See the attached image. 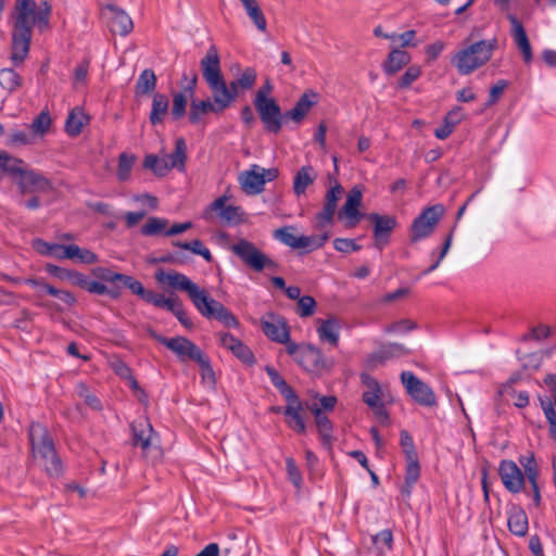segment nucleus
I'll list each match as a JSON object with an SVG mask.
<instances>
[{
  "instance_id": "obj_62",
  "label": "nucleus",
  "mask_w": 556,
  "mask_h": 556,
  "mask_svg": "<svg viewBox=\"0 0 556 556\" xmlns=\"http://www.w3.org/2000/svg\"><path fill=\"white\" fill-rule=\"evenodd\" d=\"M51 125V118L48 112H41L31 123L35 132L45 134Z\"/></svg>"
},
{
  "instance_id": "obj_35",
  "label": "nucleus",
  "mask_w": 556,
  "mask_h": 556,
  "mask_svg": "<svg viewBox=\"0 0 556 556\" xmlns=\"http://www.w3.org/2000/svg\"><path fill=\"white\" fill-rule=\"evenodd\" d=\"M168 112V99L164 93H154L152 97V109L149 115L152 125L161 124Z\"/></svg>"
},
{
  "instance_id": "obj_51",
  "label": "nucleus",
  "mask_w": 556,
  "mask_h": 556,
  "mask_svg": "<svg viewBox=\"0 0 556 556\" xmlns=\"http://www.w3.org/2000/svg\"><path fill=\"white\" fill-rule=\"evenodd\" d=\"M400 445L402 447V451H403L406 459L418 458V454L416 452L414 440L407 430H401Z\"/></svg>"
},
{
  "instance_id": "obj_28",
  "label": "nucleus",
  "mask_w": 556,
  "mask_h": 556,
  "mask_svg": "<svg viewBox=\"0 0 556 556\" xmlns=\"http://www.w3.org/2000/svg\"><path fill=\"white\" fill-rule=\"evenodd\" d=\"M317 333L321 341L337 346L339 342V331L341 321L337 316H329L327 319H318Z\"/></svg>"
},
{
  "instance_id": "obj_36",
  "label": "nucleus",
  "mask_w": 556,
  "mask_h": 556,
  "mask_svg": "<svg viewBox=\"0 0 556 556\" xmlns=\"http://www.w3.org/2000/svg\"><path fill=\"white\" fill-rule=\"evenodd\" d=\"M508 529L517 536H525L528 532V517L523 509L514 508L508 516Z\"/></svg>"
},
{
  "instance_id": "obj_42",
  "label": "nucleus",
  "mask_w": 556,
  "mask_h": 556,
  "mask_svg": "<svg viewBox=\"0 0 556 556\" xmlns=\"http://www.w3.org/2000/svg\"><path fill=\"white\" fill-rule=\"evenodd\" d=\"M324 231L318 235L312 236H300L299 249H305L307 251H314L321 248L330 238V232L323 229Z\"/></svg>"
},
{
  "instance_id": "obj_26",
  "label": "nucleus",
  "mask_w": 556,
  "mask_h": 556,
  "mask_svg": "<svg viewBox=\"0 0 556 556\" xmlns=\"http://www.w3.org/2000/svg\"><path fill=\"white\" fill-rule=\"evenodd\" d=\"M316 97L317 94L313 91L304 92L294 106L285 112L286 122L292 121L295 124H300L305 118L309 110L316 104Z\"/></svg>"
},
{
  "instance_id": "obj_16",
  "label": "nucleus",
  "mask_w": 556,
  "mask_h": 556,
  "mask_svg": "<svg viewBox=\"0 0 556 556\" xmlns=\"http://www.w3.org/2000/svg\"><path fill=\"white\" fill-rule=\"evenodd\" d=\"M260 324L264 334L271 341L278 343L288 342L290 331L283 317L274 313H267L261 318Z\"/></svg>"
},
{
  "instance_id": "obj_46",
  "label": "nucleus",
  "mask_w": 556,
  "mask_h": 556,
  "mask_svg": "<svg viewBox=\"0 0 556 556\" xmlns=\"http://www.w3.org/2000/svg\"><path fill=\"white\" fill-rule=\"evenodd\" d=\"M293 230L294 228L292 226H285L276 229L274 237L292 249H299L300 236H295Z\"/></svg>"
},
{
  "instance_id": "obj_13",
  "label": "nucleus",
  "mask_w": 556,
  "mask_h": 556,
  "mask_svg": "<svg viewBox=\"0 0 556 556\" xmlns=\"http://www.w3.org/2000/svg\"><path fill=\"white\" fill-rule=\"evenodd\" d=\"M498 476L508 492L517 494L525 490L527 477L514 460H501Z\"/></svg>"
},
{
  "instance_id": "obj_14",
  "label": "nucleus",
  "mask_w": 556,
  "mask_h": 556,
  "mask_svg": "<svg viewBox=\"0 0 556 556\" xmlns=\"http://www.w3.org/2000/svg\"><path fill=\"white\" fill-rule=\"evenodd\" d=\"M33 457L38 459L46 457L53 452L54 442L46 426L39 422H31L28 430Z\"/></svg>"
},
{
  "instance_id": "obj_30",
  "label": "nucleus",
  "mask_w": 556,
  "mask_h": 556,
  "mask_svg": "<svg viewBox=\"0 0 556 556\" xmlns=\"http://www.w3.org/2000/svg\"><path fill=\"white\" fill-rule=\"evenodd\" d=\"M406 354H408V350L403 344L391 343L381 346L379 351L372 353L368 358V363L372 366H377L378 364H382L390 358Z\"/></svg>"
},
{
  "instance_id": "obj_50",
  "label": "nucleus",
  "mask_w": 556,
  "mask_h": 556,
  "mask_svg": "<svg viewBox=\"0 0 556 556\" xmlns=\"http://www.w3.org/2000/svg\"><path fill=\"white\" fill-rule=\"evenodd\" d=\"M136 157L127 153H122L118 157L117 177L121 181L128 179Z\"/></svg>"
},
{
  "instance_id": "obj_1",
  "label": "nucleus",
  "mask_w": 556,
  "mask_h": 556,
  "mask_svg": "<svg viewBox=\"0 0 556 556\" xmlns=\"http://www.w3.org/2000/svg\"><path fill=\"white\" fill-rule=\"evenodd\" d=\"M52 5L49 0H15L10 14L12 23L11 60L22 64L28 56L35 25L45 30L50 25Z\"/></svg>"
},
{
  "instance_id": "obj_60",
  "label": "nucleus",
  "mask_w": 556,
  "mask_h": 556,
  "mask_svg": "<svg viewBox=\"0 0 556 556\" xmlns=\"http://www.w3.org/2000/svg\"><path fill=\"white\" fill-rule=\"evenodd\" d=\"M406 470H405V481H409V483H416L420 476V465L419 459H406Z\"/></svg>"
},
{
  "instance_id": "obj_12",
  "label": "nucleus",
  "mask_w": 556,
  "mask_h": 556,
  "mask_svg": "<svg viewBox=\"0 0 556 556\" xmlns=\"http://www.w3.org/2000/svg\"><path fill=\"white\" fill-rule=\"evenodd\" d=\"M197 309L206 318H215L228 328H237L239 321L237 317L220 302L210 298L205 292L200 301Z\"/></svg>"
},
{
  "instance_id": "obj_11",
  "label": "nucleus",
  "mask_w": 556,
  "mask_h": 556,
  "mask_svg": "<svg viewBox=\"0 0 556 556\" xmlns=\"http://www.w3.org/2000/svg\"><path fill=\"white\" fill-rule=\"evenodd\" d=\"M330 182L333 185L326 192L324 207L315 216V229L321 231L333 224L334 214L337 211V203L340 200L343 188L333 177H329Z\"/></svg>"
},
{
  "instance_id": "obj_64",
  "label": "nucleus",
  "mask_w": 556,
  "mask_h": 556,
  "mask_svg": "<svg viewBox=\"0 0 556 556\" xmlns=\"http://www.w3.org/2000/svg\"><path fill=\"white\" fill-rule=\"evenodd\" d=\"M231 352L245 364H252L254 362L252 351L241 341L237 343L235 350H231Z\"/></svg>"
},
{
  "instance_id": "obj_7",
  "label": "nucleus",
  "mask_w": 556,
  "mask_h": 556,
  "mask_svg": "<svg viewBox=\"0 0 556 556\" xmlns=\"http://www.w3.org/2000/svg\"><path fill=\"white\" fill-rule=\"evenodd\" d=\"M155 279L160 283L186 292L194 306H199V301L205 293V290L200 289L190 278L175 270L164 271L163 269H157L155 271Z\"/></svg>"
},
{
  "instance_id": "obj_34",
  "label": "nucleus",
  "mask_w": 556,
  "mask_h": 556,
  "mask_svg": "<svg viewBox=\"0 0 556 556\" xmlns=\"http://www.w3.org/2000/svg\"><path fill=\"white\" fill-rule=\"evenodd\" d=\"M163 159L167 163V166L170 169L177 168L180 172H184L186 168V160H187V146L184 138H178L175 142V151L169 154L163 155Z\"/></svg>"
},
{
  "instance_id": "obj_9",
  "label": "nucleus",
  "mask_w": 556,
  "mask_h": 556,
  "mask_svg": "<svg viewBox=\"0 0 556 556\" xmlns=\"http://www.w3.org/2000/svg\"><path fill=\"white\" fill-rule=\"evenodd\" d=\"M148 332L160 343L164 344L173 351L180 361L198 362L204 355L203 351L197 346L192 341L185 337L165 338L157 334L153 329H148Z\"/></svg>"
},
{
  "instance_id": "obj_63",
  "label": "nucleus",
  "mask_w": 556,
  "mask_h": 556,
  "mask_svg": "<svg viewBox=\"0 0 556 556\" xmlns=\"http://www.w3.org/2000/svg\"><path fill=\"white\" fill-rule=\"evenodd\" d=\"M392 541H393V535H392L391 530H389V529H384V530L380 531L379 533H377L375 536H372V542L378 548L386 547L388 549H391Z\"/></svg>"
},
{
  "instance_id": "obj_10",
  "label": "nucleus",
  "mask_w": 556,
  "mask_h": 556,
  "mask_svg": "<svg viewBox=\"0 0 556 556\" xmlns=\"http://www.w3.org/2000/svg\"><path fill=\"white\" fill-rule=\"evenodd\" d=\"M401 381L414 402L425 407L437 405L435 394L432 389L412 371H403L401 374Z\"/></svg>"
},
{
  "instance_id": "obj_32",
  "label": "nucleus",
  "mask_w": 556,
  "mask_h": 556,
  "mask_svg": "<svg viewBox=\"0 0 556 556\" xmlns=\"http://www.w3.org/2000/svg\"><path fill=\"white\" fill-rule=\"evenodd\" d=\"M92 274L100 280L110 282V283H122L125 288L131 290L132 283H135L136 279L131 276L115 273L106 267H96L92 269Z\"/></svg>"
},
{
  "instance_id": "obj_25",
  "label": "nucleus",
  "mask_w": 556,
  "mask_h": 556,
  "mask_svg": "<svg viewBox=\"0 0 556 556\" xmlns=\"http://www.w3.org/2000/svg\"><path fill=\"white\" fill-rule=\"evenodd\" d=\"M511 25V36L519 48L526 63L532 61V49L527 33L520 21L513 14L507 15Z\"/></svg>"
},
{
  "instance_id": "obj_27",
  "label": "nucleus",
  "mask_w": 556,
  "mask_h": 556,
  "mask_svg": "<svg viewBox=\"0 0 556 556\" xmlns=\"http://www.w3.org/2000/svg\"><path fill=\"white\" fill-rule=\"evenodd\" d=\"M261 167L252 165L249 170L239 175V184L247 194H258L264 190V179L260 176Z\"/></svg>"
},
{
  "instance_id": "obj_31",
  "label": "nucleus",
  "mask_w": 556,
  "mask_h": 556,
  "mask_svg": "<svg viewBox=\"0 0 556 556\" xmlns=\"http://www.w3.org/2000/svg\"><path fill=\"white\" fill-rule=\"evenodd\" d=\"M90 117L85 111L80 108H74L65 122V131L71 137L78 136L83 128L89 123Z\"/></svg>"
},
{
  "instance_id": "obj_6",
  "label": "nucleus",
  "mask_w": 556,
  "mask_h": 556,
  "mask_svg": "<svg viewBox=\"0 0 556 556\" xmlns=\"http://www.w3.org/2000/svg\"><path fill=\"white\" fill-rule=\"evenodd\" d=\"M445 208L442 204L426 207L410 226V241L417 242L429 237L443 217Z\"/></svg>"
},
{
  "instance_id": "obj_2",
  "label": "nucleus",
  "mask_w": 556,
  "mask_h": 556,
  "mask_svg": "<svg viewBox=\"0 0 556 556\" xmlns=\"http://www.w3.org/2000/svg\"><path fill=\"white\" fill-rule=\"evenodd\" d=\"M201 72L212 96H216L227 110L239 97L241 90L236 80L227 84L220 68V58L216 46L208 47L205 56L200 62Z\"/></svg>"
},
{
  "instance_id": "obj_17",
  "label": "nucleus",
  "mask_w": 556,
  "mask_h": 556,
  "mask_svg": "<svg viewBox=\"0 0 556 556\" xmlns=\"http://www.w3.org/2000/svg\"><path fill=\"white\" fill-rule=\"evenodd\" d=\"M368 219L374 224L375 247L381 251L389 243L390 236L397 225L396 218L390 215L370 213Z\"/></svg>"
},
{
  "instance_id": "obj_41",
  "label": "nucleus",
  "mask_w": 556,
  "mask_h": 556,
  "mask_svg": "<svg viewBox=\"0 0 556 556\" xmlns=\"http://www.w3.org/2000/svg\"><path fill=\"white\" fill-rule=\"evenodd\" d=\"M242 5L244 7L248 16L252 20L255 27L262 33L266 31V29H267L266 17H265L263 11L261 10L257 1L249 0L244 3H242Z\"/></svg>"
},
{
  "instance_id": "obj_57",
  "label": "nucleus",
  "mask_w": 556,
  "mask_h": 556,
  "mask_svg": "<svg viewBox=\"0 0 556 556\" xmlns=\"http://www.w3.org/2000/svg\"><path fill=\"white\" fill-rule=\"evenodd\" d=\"M333 247L337 251L342 253H350L361 250V245H358L353 239L348 238L334 239Z\"/></svg>"
},
{
  "instance_id": "obj_4",
  "label": "nucleus",
  "mask_w": 556,
  "mask_h": 556,
  "mask_svg": "<svg viewBox=\"0 0 556 556\" xmlns=\"http://www.w3.org/2000/svg\"><path fill=\"white\" fill-rule=\"evenodd\" d=\"M231 252L254 271L276 270L278 264L260 251L254 243L240 239L230 247Z\"/></svg>"
},
{
  "instance_id": "obj_38",
  "label": "nucleus",
  "mask_w": 556,
  "mask_h": 556,
  "mask_svg": "<svg viewBox=\"0 0 556 556\" xmlns=\"http://www.w3.org/2000/svg\"><path fill=\"white\" fill-rule=\"evenodd\" d=\"M409 61L410 56L407 52L395 49L389 54L388 60L383 64V70L388 75H394L408 64Z\"/></svg>"
},
{
  "instance_id": "obj_43",
  "label": "nucleus",
  "mask_w": 556,
  "mask_h": 556,
  "mask_svg": "<svg viewBox=\"0 0 556 556\" xmlns=\"http://www.w3.org/2000/svg\"><path fill=\"white\" fill-rule=\"evenodd\" d=\"M22 85V77L12 68H2L0 71V86L9 91L13 92Z\"/></svg>"
},
{
  "instance_id": "obj_29",
  "label": "nucleus",
  "mask_w": 556,
  "mask_h": 556,
  "mask_svg": "<svg viewBox=\"0 0 556 556\" xmlns=\"http://www.w3.org/2000/svg\"><path fill=\"white\" fill-rule=\"evenodd\" d=\"M227 197L222 195L213 201L208 211H218L219 217L227 223H239L241 220V210L239 206L226 205Z\"/></svg>"
},
{
  "instance_id": "obj_33",
  "label": "nucleus",
  "mask_w": 556,
  "mask_h": 556,
  "mask_svg": "<svg viewBox=\"0 0 556 556\" xmlns=\"http://www.w3.org/2000/svg\"><path fill=\"white\" fill-rule=\"evenodd\" d=\"M317 178V173L311 165L302 166L293 179V192L300 197L305 193L308 186L313 185Z\"/></svg>"
},
{
  "instance_id": "obj_39",
  "label": "nucleus",
  "mask_w": 556,
  "mask_h": 556,
  "mask_svg": "<svg viewBox=\"0 0 556 556\" xmlns=\"http://www.w3.org/2000/svg\"><path fill=\"white\" fill-rule=\"evenodd\" d=\"M67 260H75L81 264L91 265L98 262V256L91 250L79 248L77 244H70L64 251Z\"/></svg>"
},
{
  "instance_id": "obj_47",
  "label": "nucleus",
  "mask_w": 556,
  "mask_h": 556,
  "mask_svg": "<svg viewBox=\"0 0 556 556\" xmlns=\"http://www.w3.org/2000/svg\"><path fill=\"white\" fill-rule=\"evenodd\" d=\"M168 225V220L160 217H149L147 223L141 228V233L144 236H156L162 232L165 233V229Z\"/></svg>"
},
{
  "instance_id": "obj_5",
  "label": "nucleus",
  "mask_w": 556,
  "mask_h": 556,
  "mask_svg": "<svg viewBox=\"0 0 556 556\" xmlns=\"http://www.w3.org/2000/svg\"><path fill=\"white\" fill-rule=\"evenodd\" d=\"M254 106L264 124L267 132L279 134L286 122L285 113L281 112L279 104L275 99H265L263 94L254 98Z\"/></svg>"
},
{
  "instance_id": "obj_40",
  "label": "nucleus",
  "mask_w": 556,
  "mask_h": 556,
  "mask_svg": "<svg viewBox=\"0 0 556 556\" xmlns=\"http://www.w3.org/2000/svg\"><path fill=\"white\" fill-rule=\"evenodd\" d=\"M134 294L140 296L147 303L153 304L156 307L162 308L166 298L163 294L156 293L152 290L144 289L143 285L136 279L130 290Z\"/></svg>"
},
{
  "instance_id": "obj_44",
  "label": "nucleus",
  "mask_w": 556,
  "mask_h": 556,
  "mask_svg": "<svg viewBox=\"0 0 556 556\" xmlns=\"http://www.w3.org/2000/svg\"><path fill=\"white\" fill-rule=\"evenodd\" d=\"M266 372L271 383L279 390L280 394L286 400L296 394L275 368L267 366Z\"/></svg>"
},
{
  "instance_id": "obj_24",
  "label": "nucleus",
  "mask_w": 556,
  "mask_h": 556,
  "mask_svg": "<svg viewBox=\"0 0 556 556\" xmlns=\"http://www.w3.org/2000/svg\"><path fill=\"white\" fill-rule=\"evenodd\" d=\"M225 111L220 100L213 96V101L206 100H192L189 111V121L191 124L197 125L201 122L202 116L208 113L220 114Z\"/></svg>"
},
{
  "instance_id": "obj_8",
  "label": "nucleus",
  "mask_w": 556,
  "mask_h": 556,
  "mask_svg": "<svg viewBox=\"0 0 556 556\" xmlns=\"http://www.w3.org/2000/svg\"><path fill=\"white\" fill-rule=\"evenodd\" d=\"M362 383L367 388L363 392V402L371 409L381 424L389 422V413L382 402V390L378 380L368 374L361 375Z\"/></svg>"
},
{
  "instance_id": "obj_55",
  "label": "nucleus",
  "mask_w": 556,
  "mask_h": 556,
  "mask_svg": "<svg viewBox=\"0 0 556 556\" xmlns=\"http://www.w3.org/2000/svg\"><path fill=\"white\" fill-rule=\"evenodd\" d=\"M77 393L92 409L100 410L102 408L101 401L94 394L90 393L84 383L77 384Z\"/></svg>"
},
{
  "instance_id": "obj_56",
  "label": "nucleus",
  "mask_w": 556,
  "mask_h": 556,
  "mask_svg": "<svg viewBox=\"0 0 556 556\" xmlns=\"http://www.w3.org/2000/svg\"><path fill=\"white\" fill-rule=\"evenodd\" d=\"M421 70L417 65L409 66L406 72L401 76L397 85L400 88H408L416 79L419 78Z\"/></svg>"
},
{
  "instance_id": "obj_48",
  "label": "nucleus",
  "mask_w": 556,
  "mask_h": 556,
  "mask_svg": "<svg viewBox=\"0 0 556 556\" xmlns=\"http://www.w3.org/2000/svg\"><path fill=\"white\" fill-rule=\"evenodd\" d=\"M520 465L523 468V473L527 477V480H534V478H539V465L535 460L534 454L529 453L527 455H521L518 458Z\"/></svg>"
},
{
  "instance_id": "obj_61",
  "label": "nucleus",
  "mask_w": 556,
  "mask_h": 556,
  "mask_svg": "<svg viewBox=\"0 0 556 556\" xmlns=\"http://www.w3.org/2000/svg\"><path fill=\"white\" fill-rule=\"evenodd\" d=\"M286 469H287V473H288V477L291 480V482L296 488H300L302 484V476H301V472H300L293 458L288 457L286 459Z\"/></svg>"
},
{
  "instance_id": "obj_37",
  "label": "nucleus",
  "mask_w": 556,
  "mask_h": 556,
  "mask_svg": "<svg viewBox=\"0 0 556 556\" xmlns=\"http://www.w3.org/2000/svg\"><path fill=\"white\" fill-rule=\"evenodd\" d=\"M156 88V76L151 68H146L139 75L136 86L135 96L141 97L151 94Z\"/></svg>"
},
{
  "instance_id": "obj_45",
  "label": "nucleus",
  "mask_w": 556,
  "mask_h": 556,
  "mask_svg": "<svg viewBox=\"0 0 556 556\" xmlns=\"http://www.w3.org/2000/svg\"><path fill=\"white\" fill-rule=\"evenodd\" d=\"M41 462L46 472L52 477H59L63 472L62 460L58 456L55 448L46 457L38 458Z\"/></svg>"
},
{
  "instance_id": "obj_54",
  "label": "nucleus",
  "mask_w": 556,
  "mask_h": 556,
  "mask_svg": "<svg viewBox=\"0 0 556 556\" xmlns=\"http://www.w3.org/2000/svg\"><path fill=\"white\" fill-rule=\"evenodd\" d=\"M316 301L311 295H303L298 300V314L301 317H308L314 314Z\"/></svg>"
},
{
  "instance_id": "obj_23",
  "label": "nucleus",
  "mask_w": 556,
  "mask_h": 556,
  "mask_svg": "<svg viewBox=\"0 0 556 556\" xmlns=\"http://www.w3.org/2000/svg\"><path fill=\"white\" fill-rule=\"evenodd\" d=\"M287 406L283 408V415L286 416V422L298 433H305L306 426L302 416L303 404L299 396L295 394L292 397L286 400Z\"/></svg>"
},
{
  "instance_id": "obj_20",
  "label": "nucleus",
  "mask_w": 556,
  "mask_h": 556,
  "mask_svg": "<svg viewBox=\"0 0 556 556\" xmlns=\"http://www.w3.org/2000/svg\"><path fill=\"white\" fill-rule=\"evenodd\" d=\"M362 199L363 192L361 188H358L357 186L353 187L349 191L345 203L342 206L341 211L339 212V218L346 217V226L350 228L355 227L363 216L358 211V207L362 204Z\"/></svg>"
},
{
  "instance_id": "obj_49",
  "label": "nucleus",
  "mask_w": 556,
  "mask_h": 556,
  "mask_svg": "<svg viewBox=\"0 0 556 556\" xmlns=\"http://www.w3.org/2000/svg\"><path fill=\"white\" fill-rule=\"evenodd\" d=\"M22 163L21 160L10 156L7 152L0 159V167L11 175L18 176V178L25 170L21 167Z\"/></svg>"
},
{
  "instance_id": "obj_19",
  "label": "nucleus",
  "mask_w": 556,
  "mask_h": 556,
  "mask_svg": "<svg viewBox=\"0 0 556 556\" xmlns=\"http://www.w3.org/2000/svg\"><path fill=\"white\" fill-rule=\"evenodd\" d=\"M132 445L140 446L143 454H147L150 448L155 447L154 430L147 419H139L131 424Z\"/></svg>"
},
{
  "instance_id": "obj_22",
  "label": "nucleus",
  "mask_w": 556,
  "mask_h": 556,
  "mask_svg": "<svg viewBox=\"0 0 556 556\" xmlns=\"http://www.w3.org/2000/svg\"><path fill=\"white\" fill-rule=\"evenodd\" d=\"M105 10L110 12L109 28L111 33L127 36L134 28L130 16L115 4H108Z\"/></svg>"
},
{
  "instance_id": "obj_18",
  "label": "nucleus",
  "mask_w": 556,
  "mask_h": 556,
  "mask_svg": "<svg viewBox=\"0 0 556 556\" xmlns=\"http://www.w3.org/2000/svg\"><path fill=\"white\" fill-rule=\"evenodd\" d=\"M17 186L22 194L50 192L52 190L51 181L35 170H24L17 180Z\"/></svg>"
},
{
  "instance_id": "obj_3",
  "label": "nucleus",
  "mask_w": 556,
  "mask_h": 556,
  "mask_svg": "<svg viewBox=\"0 0 556 556\" xmlns=\"http://www.w3.org/2000/svg\"><path fill=\"white\" fill-rule=\"evenodd\" d=\"M497 47L498 41L495 37L477 41L459 50L453 56L452 63L460 75H469L488 63Z\"/></svg>"
},
{
  "instance_id": "obj_52",
  "label": "nucleus",
  "mask_w": 556,
  "mask_h": 556,
  "mask_svg": "<svg viewBox=\"0 0 556 556\" xmlns=\"http://www.w3.org/2000/svg\"><path fill=\"white\" fill-rule=\"evenodd\" d=\"M187 101V97L184 92L174 94L170 110L173 119L178 121L186 114Z\"/></svg>"
},
{
  "instance_id": "obj_15",
  "label": "nucleus",
  "mask_w": 556,
  "mask_h": 556,
  "mask_svg": "<svg viewBox=\"0 0 556 556\" xmlns=\"http://www.w3.org/2000/svg\"><path fill=\"white\" fill-rule=\"evenodd\" d=\"M298 362L304 369L312 372L328 371L333 366V362L329 361L319 348L312 344L301 348Z\"/></svg>"
},
{
  "instance_id": "obj_21",
  "label": "nucleus",
  "mask_w": 556,
  "mask_h": 556,
  "mask_svg": "<svg viewBox=\"0 0 556 556\" xmlns=\"http://www.w3.org/2000/svg\"><path fill=\"white\" fill-rule=\"evenodd\" d=\"M306 408L313 414L315 425L324 445L330 447L334 441L333 425L317 403H306Z\"/></svg>"
},
{
  "instance_id": "obj_59",
  "label": "nucleus",
  "mask_w": 556,
  "mask_h": 556,
  "mask_svg": "<svg viewBox=\"0 0 556 556\" xmlns=\"http://www.w3.org/2000/svg\"><path fill=\"white\" fill-rule=\"evenodd\" d=\"M197 364L201 367L202 380L207 381L210 384H215V374L211 366L210 359L203 355L201 359L197 362Z\"/></svg>"
},
{
  "instance_id": "obj_58",
  "label": "nucleus",
  "mask_w": 556,
  "mask_h": 556,
  "mask_svg": "<svg viewBox=\"0 0 556 556\" xmlns=\"http://www.w3.org/2000/svg\"><path fill=\"white\" fill-rule=\"evenodd\" d=\"M507 86L508 81L504 79H501L495 85H493L490 89L486 106L494 105L500 100Z\"/></svg>"
},
{
  "instance_id": "obj_53",
  "label": "nucleus",
  "mask_w": 556,
  "mask_h": 556,
  "mask_svg": "<svg viewBox=\"0 0 556 556\" xmlns=\"http://www.w3.org/2000/svg\"><path fill=\"white\" fill-rule=\"evenodd\" d=\"M256 77H257L256 71L253 67H247L242 72L240 77H238L235 80L237 81V85H239L240 89L242 91H245V90L253 88V86L256 83Z\"/></svg>"
}]
</instances>
